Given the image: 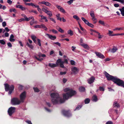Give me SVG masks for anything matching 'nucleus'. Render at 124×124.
<instances>
[{
	"label": "nucleus",
	"mask_w": 124,
	"mask_h": 124,
	"mask_svg": "<svg viewBox=\"0 0 124 124\" xmlns=\"http://www.w3.org/2000/svg\"><path fill=\"white\" fill-rule=\"evenodd\" d=\"M65 92H68V93L63 94L64 99L60 97L58 93H53L51 94V96L52 98L51 101L54 105L58 104L63 103L65 100H67L69 97H71L76 93V92L69 88H66L64 89Z\"/></svg>",
	"instance_id": "1"
},
{
	"label": "nucleus",
	"mask_w": 124,
	"mask_h": 124,
	"mask_svg": "<svg viewBox=\"0 0 124 124\" xmlns=\"http://www.w3.org/2000/svg\"><path fill=\"white\" fill-rule=\"evenodd\" d=\"M107 80H111L119 86L124 87V81L118 78H107Z\"/></svg>",
	"instance_id": "2"
},
{
	"label": "nucleus",
	"mask_w": 124,
	"mask_h": 124,
	"mask_svg": "<svg viewBox=\"0 0 124 124\" xmlns=\"http://www.w3.org/2000/svg\"><path fill=\"white\" fill-rule=\"evenodd\" d=\"M4 85L6 91H9V94H10L14 90V85H12L10 86L9 85L7 84H5Z\"/></svg>",
	"instance_id": "3"
},
{
	"label": "nucleus",
	"mask_w": 124,
	"mask_h": 124,
	"mask_svg": "<svg viewBox=\"0 0 124 124\" xmlns=\"http://www.w3.org/2000/svg\"><path fill=\"white\" fill-rule=\"evenodd\" d=\"M21 102V101L17 98H14L11 100V103L13 105H17L19 104Z\"/></svg>",
	"instance_id": "4"
},
{
	"label": "nucleus",
	"mask_w": 124,
	"mask_h": 124,
	"mask_svg": "<svg viewBox=\"0 0 124 124\" xmlns=\"http://www.w3.org/2000/svg\"><path fill=\"white\" fill-rule=\"evenodd\" d=\"M26 97V93L25 92H24L21 94L20 95V101L21 102H23Z\"/></svg>",
	"instance_id": "5"
},
{
	"label": "nucleus",
	"mask_w": 124,
	"mask_h": 124,
	"mask_svg": "<svg viewBox=\"0 0 124 124\" xmlns=\"http://www.w3.org/2000/svg\"><path fill=\"white\" fill-rule=\"evenodd\" d=\"M15 108L14 107H11L9 108L8 110V112L9 115L11 116L15 112Z\"/></svg>",
	"instance_id": "6"
},
{
	"label": "nucleus",
	"mask_w": 124,
	"mask_h": 124,
	"mask_svg": "<svg viewBox=\"0 0 124 124\" xmlns=\"http://www.w3.org/2000/svg\"><path fill=\"white\" fill-rule=\"evenodd\" d=\"M95 53L96 56L98 57L101 59L105 58V56L101 53L97 52H95Z\"/></svg>",
	"instance_id": "7"
},
{
	"label": "nucleus",
	"mask_w": 124,
	"mask_h": 124,
	"mask_svg": "<svg viewBox=\"0 0 124 124\" xmlns=\"http://www.w3.org/2000/svg\"><path fill=\"white\" fill-rule=\"evenodd\" d=\"M38 4L39 5L44 4L45 5L48 7H50L51 5V4L48 2H45V1L39 2Z\"/></svg>",
	"instance_id": "8"
},
{
	"label": "nucleus",
	"mask_w": 124,
	"mask_h": 124,
	"mask_svg": "<svg viewBox=\"0 0 124 124\" xmlns=\"http://www.w3.org/2000/svg\"><path fill=\"white\" fill-rule=\"evenodd\" d=\"M63 115L65 116L69 117L71 116V114L69 112L65 110L62 111Z\"/></svg>",
	"instance_id": "9"
},
{
	"label": "nucleus",
	"mask_w": 124,
	"mask_h": 124,
	"mask_svg": "<svg viewBox=\"0 0 124 124\" xmlns=\"http://www.w3.org/2000/svg\"><path fill=\"white\" fill-rule=\"evenodd\" d=\"M71 70L74 74H77L79 71V70L76 67H74L72 68L71 69Z\"/></svg>",
	"instance_id": "10"
},
{
	"label": "nucleus",
	"mask_w": 124,
	"mask_h": 124,
	"mask_svg": "<svg viewBox=\"0 0 124 124\" xmlns=\"http://www.w3.org/2000/svg\"><path fill=\"white\" fill-rule=\"evenodd\" d=\"M46 35L51 40H54L56 39V37L55 36H53L52 35H50L48 34H46Z\"/></svg>",
	"instance_id": "11"
},
{
	"label": "nucleus",
	"mask_w": 124,
	"mask_h": 124,
	"mask_svg": "<svg viewBox=\"0 0 124 124\" xmlns=\"http://www.w3.org/2000/svg\"><path fill=\"white\" fill-rule=\"evenodd\" d=\"M104 74L105 75L106 78H116V77H114L110 75L106 71H104Z\"/></svg>",
	"instance_id": "12"
},
{
	"label": "nucleus",
	"mask_w": 124,
	"mask_h": 124,
	"mask_svg": "<svg viewBox=\"0 0 124 124\" xmlns=\"http://www.w3.org/2000/svg\"><path fill=\"white\" fill-rule=\"evenodd\" d=\"M16 7L17 8H19L22 11H23L26 9L25 8L23 7L21 5H16Z\"/></svg>",
	"instance_id": "13"
},
{
	"label": "nucleus",
	"mask_w": 124,
	"mask_h": 124,
	"mask_svg": "<svg viewBox=\"0 0 124 124\" xmlns=\"http://www.w3.org/2000/svg\"><path fill=\"white\" fill-rule=\"evenodd\" d=\"M14 37L13 34H12L10 36L9 39V41L11 42H13L15 41V39H13Z\"/></svg>",
	"instance_id": "14"
},
{
	"label": "nucleus",
	"mask_w": 124,
	"mask_h": 124,
	"mask_svg": "<svg viewBox=\"0 0 124 124\" xmlns=\"http://www.w3.org/2000/svg\"><path fill=\"white\" fill-rule=\"evenodd\" d=\"M48 66L52 68H53L57 67L58 66V65H57L56 64L50 63L49 64Z\"/></svg>",
	"instance_id": "15"
},
{
	"label": "nucleus",
	"mask_w": 124,
	"mask_h": 124,
	"mask_svg": "<svg viewBox=\"0 0 124 124\" xmlns=\"http://www.w3.org/2000/svg\"><path fill=\"white\" fill-rule=\"evenodd\" d=\"M117 49H118L116 47L114 46L110 50V52L112 53H114L116 51Z\"/></svg>",
	"instance_id": "16"
},
{
	"label": "nucleus",
	"mask_w": 124,
	"mask_h": 124,
	"mask_svg": "<svg viewBox=\"0 0 124 124\" xmlns=\"http://www.w3.org/2000/svg\"><path fill=\"white\" fill-rule=\"evenodd\" d=\"M95 80L94 78H90L88 80V83L91 84L93 83Z\"/></svg>",
	"instance_id": "17"
},
{
	"label": "nucleus",
	"mask_w": 124,
	"mask_h": 124,
	"mask_svg": "<svg viewBox=\"0 0 124 124\" xmlns=\"http://www.w3.org/2000/svg\"><path fill=\"white\" fill-rule=\"evenodd\" d=\"M61 63L62 64H63L64 63V61H62V60L60 59H59L57 60L56 62V63L57 64V65H59V63Z\"/></svg>",
	"instance_id": "18"
},
{
	"label": "nucleus",
	"mask_w": 124,
	"mask_h": 124,
	"mask_svg": "<svg viewBox=\"0 0 124 124\" xmlns=\"http://www.w3.org/2000/svg\"><path fill=\"white\" fill-rule=\"evenodd\" d=\"M56 29L58 31L62 33L64 32V31L59 26H57L56 27Z\"/></svg>",
	"instance_id": "19"
},
{
	"label": "nucleus",
	"mask_w": 124,
	"mask_h": 124,
	"mask_svg": "<svg viewBox=\"0 0 124 124\" xmlns=\"http://www.w3.org/2000/svg\"><path fill=\"white\" fill-rule=\"evenodd\" d=\"M119 10L121 11L122 15L124 16V7H123L121 8H119Z\"/></svg>",
	"instance_id": "20"
},
{
	"label": "nucleus",
	"mask_w": 124,
	"mask_h": 124,
	"mask_svg": "<svg viewBox=\"0 0 124 124\" xmlns=\"http://www.w3.org/2000/svg\"><path fill=\"white\" fill-rule=\"evenodd\" d=\"M31 19H32V20H34V17L32 16H30L29 18L26 17V19H25V21H28L30 20Z\"/></svg>",
	"instance_id": "21"
},
{
	"label": "nucleus",
	"mask_w": 124,
	"mask_h": 124,
	"mask_svg": "<svg viewBox=\"0 0 124 124\" xmlns=\"http://www.w3.org/2000/svg\"><path fill=\"white\" fill-rule=\"evenodd\" d=\"M79 89L80 91L83 92L85 91V88L84 87L81 86L79 87Z\"/></svg>",
	"instance_id": "22"
},
{
	"label": "nucleus",
	"mask_w": 124,
	"mask_h": 124,
	"mask_svg": "<svg viewBox=\"0 0 124 124\" xmlns=\"http://www.w3.org/2000/svg\"><path fill=\"white\" fill-rule=\"evenodd\" d=\"M113 105L114 107H120L119 105L116 101H115L114 102L113 104Z\"/></svg>",
	"instance_id": "23"
},
{
	"label": "nucleus",
	"mask_w": 124,
	"mask_h": 124,
	"mask_svg": "<svg viewBox=\"0 0 124 124\" xmlns=\"http://www.w3.org/2000/svg\"><path fill=\"white\" fill-rule=\"evenodd\" d=\"M37 44L39 46H41V40H40L38 39H37Z\"/></svg>",
	"instance_id": "24"
},
{
	"label": "nucleus",
	"mask_w": 124,
	"mask_h": 124,
	"mask_svg": "<svg viewBox=\"0 0 124 124\" xmlns=\"http://www.w3.org/2000/svg\"><path fill=\"white\" fill-rule=\"evenodd\" d=\"M60 14H58L56 15V16L57 18V19L58 20H60V21H61L62 18L60 17Z\"/></svg>",
	"instance_id": "25"
},
{
	"label": "nucleus",
	"mask_w": 124,
	"mask_h": 124,
	"mask_svg": "<svg viewBox=\"0 0 124 124\" xmlns=\"http://www.w3.org/2000/svg\"><path fill=\"white\" fill-rule=\"evenodd\" d=\"M90 14L92 17H95V15L94 14V11H91L90 13Z\"/></svg>",
	"instance_id": "26"
},
{
	"label": "nucleus",
	"mask_w": 124,
	"mask_h": 124,
	"mask_svg": "<svg viewBox=\"0 0 124 124\" xmlns=\"http://www.w3.org/2000/svg\"><path fill=\"white\" fill-rule=\"evenodd\" d=\"M73 18L76 20H80V18L77 15H74L73 16Z\"/></svg>",
	"instance_id": "27"
},
{
	"label": "nucleus",
	"mask_w": 124,
	"mask_h": 124,
	"mask_svg": "<svg viewBox=\"0 0 124 124\" xmlns=\"http://www.w3.org/2000/svg\"><path fill=\"white\" fill-rule=\"evenodd\" d=\"M124 30V27H122L120 28H117L113 30L114 31L116 30Z\"/></svg>",
	"instance_id": "28"
},
{
	"label": "nucleus",
	"mask_w": 124,
	"mask_h": 124,
	"mask_svg": "<svg viewBox=\"0 0 124 124\" xmlns=\"http://www.w3.org/2000/svg\"><path fill=\"white\" fill-rule=\"evenodd\" d=\"M68 33L70 36H72L73 35V32L71 30H69L68 31Z\"/></svg>",
	"instance_id": "29"
},
{
	"label": "nucleus",
	"mask_w": 124,
	"mask_h": 124,
	"mask_svg": "<svg viewBox=\"0 0 124 124\" xmlns=\"http://www.w3.org/2000/svg\"><path fill=\"white\" fill-rule=\"evenodd\" d=\"M9 11L11 13L12 12H13L15 13H16V9L14 8L10 9L9 10Z\"/></svg>",
	"instance_id": "30"
},
{
	"label": "nucleus",
	"mask_w": 124,
	"mask_h": 124,
	"mask_svg": "<svg viewBox=\"0 0 124 124\" xmlns=\"http://www.w3.org/2000/svg\"><path fill=\"white\" fill-rule=\"evenodd\" d=\"M46 14L49 15L50 17H51L53 15L51 12L50 11H48Z\"/></svg>",
	"instance_id": "31"
},
{
	"label": "nucleus",
	"mask_w": 124,
	"mask_h": 124,
	"mask_svg": "<svg viewBox=\"0 0 124 124\" xmlns=\"http://www.w3.org/2000/svg\"><path fill=\"white\" fill-rule=\"evenodd\" d=\"M93 100L94 101H96L97 100V96L95 95H94L92 97Z\"/></svg>",
	"instance_id": "32"
},
{
	"label": "nucleus",
	"mask_w": 124,
	"mask_h": 124,
	"mask_svg": "<svg viewBox=\"0 0 124 124\" xmlns=\"http://www.w3.org/2000/svg\"><path fill=\"white\" fill-rule=\"evenodd\" d=\"M47 8L46 7V8H42V11H43L45 13H47V12H48V10L46 9Z\"/></svg>",
	"instance_id": "33"
},
{
	"label": "nucleus",
	"mask_w": 124,
	"mask_h": 124,
	"mask_svg": "<svg viewBox=\"0 0 124 124\" xmlns=\"http://www.w3.org/2000/svg\"><path fill=\"white\" fill-rule=\"evenodd\" d=\"M34 58L36 59L38 61H39L40 62H41L43 59V58H41L39 59L36 56H34Z\"/></svg>",
	"instance_id": "34"
},
{
	"label": "nucleus",
	"mask_w": 124,
	"mask_h": 124,
	"mask_svg": "<svg viewBox=\"0 0 124 124\" xmlns=\"http://www.w3.org/2000/svg\"><path fill=\"white\" fill-rule=\"evenodd\" d=\"M42 28H43L44 30L45 31L47 30V28L45 26V25L44 24H42Z\"/></svg>",
	"instance_id": "35"
},
{
	"label": "nucleus",
	"mask_w": 124,
	"mask_h": 124,
	"mask_svg": "<svg viewBox=\"0 0 124 124\" xmlns=\"http://www.w3.org/2000/svg\"><path fill=\"white\" fill-rule=\"evenodd\" d=\"M42 24L41 25H37L34 26L35 28H42Z\"/></svg>",
	"instance_id": "36"
},
{
	"label": "nucleus",
	"mask_w": 124,
	"mask_h": 124,
	"mask_svg": "<svg viewBox=\"0 0 124 124\" xmlns=\"http://www.w3.org/2000/svg\"><path fill=\"white\" fill-rule=\"evenodd\" d=\"M113 32L112 31L108 30V33L109 36H112V34L113 33Z\"/></svg>",
	"instance_id": "37"
},
{
	"label": "nucleus",
	"mask_w": 124,
	"mask_h": 124,
	"mask_svg": "<svg viewBox=\"0 0 124 124\" xmlns=\"http://www.w3.org/2000/svg\"><path fill=\"white\" fill-rule=\"evenodd\" d=\"M90 101V100L88 98L86 99L85 101V104L88 103Z\"/></svg>",
	"instance_id": "38"
},
{
	"label": "nucleus",
	"mask_w": 124,
	"mask_h": 124,
	"mask_svg": "<svg viewBox=\"0 0 124 124\" xmlns=\"http://www.w3.org/2000/svg\"><path fill=\"white\" fill-rule=\"evenodd\" d=\"M36 22L34 21V20H32L30 22V24L31 25H32L36 23Z\"/></svg>",
	"instance_id": "39"
},
{
	"label": "nucleus",
	"mask_w": 124,
	"mask_h": 124,
	"mask_svg": "<svg viewBox=\"0 0 124 124\" xmlns=\"http://www.w3.org/2000/svg\"><path fill=\"white\" fill-rule=\"evenodd\" d=\"M26 45L29 47L30 48L32 49L33 48V46L31 44L30 45L29 44L28 42H27L26 43Z\"/></svg>",
	"instance_id": "40"
},
{
	"label": "nucleus",
	"mask_w": 124,
	"mask_h": 124,
	"mask_svg": "<svg viewBox=\"0 0 124 124\" xmlns=\"http://www.w3.org/2000/svg\"><path fill=\"white\" fill-rule=\"evenodd\" d=\"M2 5L0 4V9H2L4 10H5L6 8V7L5 6H3V7Z\"/></svg>",
	"instance_id": "41"
},
{
	"label": "nucleus",
	"mask_w": 124,
	"mask_h": 124,
	"mask_svg": "<svg viewBox=\"0 0 124 124\" xmlns=\"http://www.w3.org/2000/svg\"><path fill=\"white\" fill-rule=\"evenodd\" d=\"M59 10L61 12L64 13H66V12L65 10L62 7L60 8V9Z\"/></svg>",
	"instance_id": "42"
},
{
	"label": "nucleus",
	"mask_w": 124,
	"mask_h": 124,
	"mask_svg": "<svg viewBox=\"0 0 124 124\" xmlns=\"http://www.w3.org/2000/svg\"><path fill=\"white\" fill-rule=\"evenodd\" d=\"M42 20H44L46 22H48V20L46 16H43L41 18Z\"/></svg>",
	"instance_id": "43"
},
{
	"label": "nucleus",
	"mask_w": 124,
	"mask_h": 124,
	"mask_svg": "<svg viewBox=\"0 0 124 124\" xmlns=\"http://www.w3.org/2000/svg\"><path fill=\"white\" fill-rule=\"evenodd\" d=\"M99 23L103 25V26H105V23L103 21L100 20L99 21Z\"/></svg>",
	"instance_id": "44"
},
{
	"label": "nucleus",
	"mask_w": 124,
	"mask_h": 124,
	"mask_svg": "<svg viewBox=\"0 0 124 124\" xmlns=\"http://www.w3.org/2000/svg\"><path fill=\"white\" fill-rule=\"evenodd\" d=\"M82 46L85 48H87L89 47L86 44H83L82 45Z\"/></svg>",
	"instance_id": "45"
},
{
	"label": "nucleus",
	"mask_w": 124,
	"mask_h": 124,
	"mask_svg": "<svg viewBox=\"0 0 124 124\" xmlns=\"http://www.w3.org/2000/svg\"><path fill=\"white\" fill-rule=\"evenodd\" d=\"M0 43L1 44L4 45L6 44L5 42L3 40H0Z\"/></svg>",
	"instance_id": "46"
},
{
	"label": "nucleus",
	"mask_w": 124,
	"mask_h": 124,
	"mask_svg": "<svg viewBox=\"0 0 124 124\" xmlns=\"http://www.w3.org/2000/svg\"><path fill=\"white\" fill-rule=\"evenodd\" d=\"M33 89L35 92H38L39 91V90L37 88L33 87Z\"/></svg>",
	"instance_id": "47"
},
{
	"label": "nucleus",
	"mask_w": 124,
	"mask_h": 124,
	"mask_svg": "<svg viewBox=\"0 0 124 124\" xmlns=\"http://www.w3.org/2000/svg\"><path fill=\"white\" fill-rule=\"evenodd\" d=\"M24 4L26 5L32 6L33 5V3H24Z\"/></svg>",
	"instance_id": "48"
},
{
	"label": "nucleus",
	"mask_w": 124,
	"mask_h": 124,
	"mask_svg": "<svg viewBox=\"0 0 124 124\" xmlns=\"http://www.w3.org/2000/svg\"><path fill=\"white\" fill-rule=\"evenodd\" d=\"M82 106H80L78 105L76 108L74 109V110H78Z\"/></svg>",
	"instance_id": "49"
},
{
	"label": "nucleus",
	"mask_w": 124,
	"mask_h": 124,
	"mask_svg": "<svg viewBox=\"0 0 124 124\" xmlns=\"http://www.w3.org/2000/svg\"><path fill=\"white\" fill-rule=\"evenodd\" d=\"M98 38L99 39H100L102 38V37H103V35H100V34L99 32L98 33Z\"/></svg>",
	"instance_id": "50"
},
{
	"label": "nucleus",
	"mask_w": 124,
	"mask_h": 124,
	"mask_svg": "<svg viewBox=\"0 0 124 124\" xmlns=\"http://www.w3.org/2000/svg\"><path fill=\"white\" fill-rule=\"evenodd\" d=\"M70 64L72 65H75V61L73 60H71L70 61Z\"/></svg>",
	"instance_id": "51"
},
{
	"label": "nucleus",
	"mask_w": 124,
	"mask_h": 124,
	"mask_svg": "<svg viewBox=\"0 0 124 124\" xmlns=\"http://www.w3.org/2000/svg\"><path fill=\"white\" fill-rule=\"evenodd\" d=\"M73 1V0H70L69 1H67V3L69 5H70L72 4Z\"/></svg>",
	"instance_id": "52"
},
{
	"label": "nucleus",
	"mask_w": 124,
	"mask_h": 124,
	"mask_svg": "<svg viewBox=\"0 0 124 124\" xmlns=\"http://www.w3.org/2000/svg\"><path fill=\"white\" fill-rule=\"evenodd\" d=\"M88 25L90 27H92V28H94V25L93 24L90 23H89L88 24Z\"/></svg>",
	"instance_id": "53"
},
{
	"label": "nucleus",
	"mask_w": 124,
	"mask_h": 124,
	"mask_svg": "<svg viewBox=\"0 0 124 124\" xmlns=\"http://www.w3.org/2000/svg\"><path fill=\"white\" fill-rule=\"evenodd\" d=\"M113 0L114 1H116L117 2H121L122 4H123L124 3V2L123 1L121 0Z\"/></svg>",
	"instance_id": "54"
},
{
	"label": "nucleus",
	"mask_w": 124,
	"mask_h": 124,
	"mask_svg": "<svg viewBox=\"0 0 124 124\" xmlns=\"http://www.w3.org/2000/svg\"><path fill=\"white\" fill-rule=\"evenodd\" d=\"M31 37L32 39V40H35V39H36V37L34 35H32L31 36Z\"/></svg>",
	"instance_id": "55"
},
{
	"label": "nucleus",
	"mask_w": 124,
	"mask_h": 124,
	"mask_svg": "<svg viewBox=\"0 0 124 124\" xmlns=\"http://www.w3.org/2000/svg\"><path fill=\"white\" fill-rule=\"evenodd\" d=\"M54 44H55L57 45H58L59 46H61V44L60 43H59V42H54Z\"/></svg>",
	"instance_id": "56"
},
{
	"label": "nucleus",
	"mask_w": 124,
	"mask_h": 124,
	"mask_svg": "<svg viewBox=\"0 0 124 124\" xmlns=\"http://www.w3.org/2000/svg\"><path fill=\"white\" fill-rule=\"evenodd\" d=\"M99 90L101 91H104V89L103 87H99Z\"/></svg>",
	"instance_id": "57"
},
{
	"label": "nucleus",
	"mask_w": 124,
	"mask_h": 124,
	"mask_svg": "<svg viewBox=\"0 0 124 124\" xmlns=\"http://www.w3.org/2000/svg\"><path fill=\"white\" fill-rule=\"evenodd\" d=\"M52 31L53 33L55 34H56L58 33V31L54 29H52Z\"/></svg>",
	"instance_id": "58"
},
{
	"label": "nucleus",
	"mask_w": 124,
	"mask_h": 124,
	"mask_svg": "<svg viewBox=\"0 0 124 124\" xmlns=\"http://www.w3.org/2000/svg\"><path fill=\"white\" fill-rule=\"evenodd\" d=\"M8 46L9 47H11L12 46L11 43L10 42H9L7 43Z\"/></svg>",
	"instance_id": "59"
},
{
	"label": "nucleus",
	"mask_w": 124,
	"mask_h": 124,
	"mask_svg": "<svg viewBox=\"0 0 124 124\" xmlns=\"http://www.w3.org/2000/svg\"><path fill=\"white\" fill-rule=\"evenodd\" d=\"M67 80V79L66 78H63L62 79V82L63 83H65L66 82Z\"/></svg>",
	"instance_id": "60"
},
{
	"label": "nucleus",
	"mask_w": 124,
	"mask_h": 124,
	"mask_svg": "<svg viewBox=\"0 0 124 124\" xmlns=\"http://www.w3.org/2000/svg\"><path fill=\"white\" fill-rule=\"evenodd\" d=\"M60 64V66L62 68H64V66L63 64L61 63H59Z\"/></svg>",
	"instance_id": "61"
},
{
	"label": "nucleus",
	"mask_w": 124,
	"mask_h": 124,
	"mask_svg": "<svg viewBox=\"0 0 124 124\" xmlns=\"http://www.w3.org/2000/svg\"><path fill=\"white\" fill-rule=\"evenodd\" d=\"M6 23L5 22H3L2 23V25L3 27H5L6 25Z\"/></svg>",
	"instance_id": "62"
},
{
	"label": "nucleus",
	"mask_w": 124,
	"mask_h": 124,
	"mask_svg": "<svg viewBox=\"0 0 124 124\" xmlns=\"http://www.w3.org/2000/svg\"><path fill=\"white\" fill-rule=\"evenodd\" d=\"M18 88L20 90H22L23 88V86L22 85H19Z\"/></svg>",
	"instance_id": "63"
},
{
	"label": "nucleus",
	"mask_w": 124,
	"mask_h": 124,
	"mask_svg": "<svg viewBox=\"0 0 124 124\" xmlns=\"http://www.w3.org/2000/svg\"><path fill=\"white\" fill-rule=\"evenodd\" d=\"M106 124H113V123L110 121H109L106 123Z\"/></svg>",
	"instance_id": "64"
}]
</instances>
